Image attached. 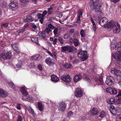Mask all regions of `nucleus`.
Segmentation results:
<instances>
[{"label":"nucleus","instance_id":"nucleus-20","mask_svg":"<svg viewBox=\"0 0 121 121\" xmlns=\"http://www.w3.org/2000/svg\"><path fill=\"white\" fill-rule=\"evenodd\" d=\"M45 62L48 65L52 66L54 64L53 60L50 58H47L45 60Z\"/></svg>","mask_w":121,"mask_h":121},{"label":"nucleus","instance_id":"nucleus-37","mask_svg":"<svg viewBox=\"0 0 121 121\" xmlns=\"http://www.w3.org/2000/svg\"><path fill=\"white\" fill-rule=\"evenodd\" d=\"M121 103V97H119L115 100V104H119Z\"/></svg>","mask_w":121,"mask_h":121},{"label":"nucleus","instance_id":"nucleus-38","mask_svg":"<svg viewBox=\"0 0 121 121\" xmlns=\"http://www.w3.org/2000/svg\"><path fill=\"white\" fill-rule=\"evenodd\" d=\"M83 77L84 79H85L89 82L90 83L91 82V80L88 78V76L85 74L83 75Z\"/></svg>","mask_w":121,"mask_h":121},{"label":"nucleus","instance_id":"nucleus-27","mask_svg":"<svg viewBox=\"0 0 121 121\" xmlns=\"http://www.w3.org/2000/svg\"><path fill=\"white\" fill-rule=\"evenodd\" d=\"M37 17L38 18L40 19L39 21L41 24H43V17L42 14L39 13L37 14Z\"/></svg>","mask_w":121,"mask_h":121},{"label":"nucleus","instance_id":"nucleus-31","mask_svg":"<svg viewBox=\"0 0 121 121\" xmlns=\"http://www.w3.org/2000/svg\"><path fill=\"white\" fill-rule=\"evenodd\" d=\"M31 39L33 42L36 43L37 44H38V37L34 36L30 38Z\"/></svg>","mask_w":121,"mask_h":121},{"label":"nucleus","instance_id":"nucleus-42","mask_svg":"<svg viewBox=\"0 0 121 121\" xmlns=\"http://www.w3.org/2000/svg\"><path fill=\"white\" fill-rule=\"evenodd\" d=\"M51 31V30L48 27H47L45 29V30H44L43 31H44V32L45 33L46 32V33L48 34Z\"/></svg>","mask_w":121,"mask_h":121},{"label":"nucleus","instance_id":"nucleus-26","mask_svg":"<svg viewBox=\"0 0 121 121\" xmlns=\"http://www.w3.org/2000/svg\"><path fill=\"white\" fill-rule=\"evenodd\" d=\"M18 4L17 3L14 2H11L9 5V6L11 8L18 7Z\"/></svg>","mask_w":121,"mask_h":121},{"label":"nucleus","instance_id":"nucleus-15","mask_svg":"<svg viewBox=\"0 0 121 121\" xmlns=\"http://www.w3.org/2000/svg\"><path fill=\"white\" fill-rule=\"evenodd\" d=\"M8 93L2 89L0 88V97L5 98L8 96Z\"/></svg>","mask_w":121,"mask_h":121},{"label":"nucleus","instance_id":"nucleus-28","mask_svg":"<svg viewBox=\"0 0 121 121\" xmlns=\"http://www.w3.org/2000/svg\"><path fill=\"white\" fill-rule=\"evenodd\" d=\"M38 107L39 109L41 112L43 111V106L41 102H38Z\"/></svg>","mask_w":121,"mask_h":121},{"label":"nucleus","instance_id":"nucleus-14","mask_svg":"<svg viewBox=\"0 0 121 121\" xmlns=\"http://www.w3.org/2000/svg\"><path fill=\"white\" fill-rule=\"evenodd\" d=\"M108 21V19L105 17L101 18L99 22V24L101 26H103L106 24Z\"/></svg>","mask_w":121,"mask_h":121},{"label":"nucleus","instance_id":"nucleus-39","mask_svg":"<svg viewBox=\"0 0 121 121\" xmlns=\"http://www.w3.org/2000/svg\"><path fill=\"white\" fill-rule=\"evenodd\" d=\"M31 26L32 27V30L34 31L37 28L36 26L35 25L34 23H31L30 24Z\"/></svg>","mask_w":121,"mask_h":121},{"label":"nucleus","instance_id":"nucleus-4","mask_svg":"<svg viewBox=\"0 0 121 121\" xmlns=\"http://www.w3.org/2000/svg\"><path fill=\"white\" fill-rule=\"evenodd\" d=\"M98 0H91L90 1V7L91 8H100L101 4L98 3Z\"/></svg>","mask_w":121,"mask_h":121},{"label":"nucleus","instance_id":"nucleus-12","mask_svg":"<svg viewBox=\"0 0 121 121\" xmlns=\"http://www.w3.org/2000/svg\"><path fill=\"white\" fill-rule=\"evenodd\" d=\"M83 10L81 9H80L78 11L77 16L78 17L77 20L76 22L77 23H80L81 21L80 18L82 16L83 14Z\"/></svg>","mask_w":121,"mask_h":121},{"label":"nucleus","instance_id":"nucleus-44","mask_svg":"<svg viewBox=\"0 0 121 121\" xmlns=\"http://www.w3.org/2000/svg\"><path fill=\"white\" fill-rule=\"evenodd\" d=\"M71 65L69 63L63 65V66L66 68H68L70 67Z\"/></svg>","mask_w":121,"mask_h":121},{"label":"nucleus","instance_id":"nucleus-36","mask_svg":"<svg viewBox=\"0 0 121 121\" xmlns=\"http://www.w3.org/2000/svg\"><path fill=\"white\" fill-rule=\"evenodd\" d=\"M106 115L105 112L104 111H102L100 113L99 116V117L103 118Z\"/></svg>","mask_w":121,"mask_h":121},{"label":"nucleus","instance_id":"nucleus-1","mask_svg":"<svg viewBox=\"0 0 121 121\" xmlns=\"http://www.w3.org/2000/svg\"><path fill=\"white\" fill-rule=\"evenodd\" d=\"M105 26L106 28H111L113 32L115 34L118 33L120 30V25L117 22H114L113 20L110 21Z\"/></svg>","mask_w":121,"mask_h":121},{"label":"nucleus","instance_id":"nucleus-13","mask_svg":"<svg viewBox=\"0 0 121 121\" xmlns=\"http://www.w3.org/2000/svg\"><path fill=\"white\" fill-rule=\"evenodd\" d=\"M106 91L108 93H109L111 94L114 95L117 93V91L115 89L111 87L106 88Z\"/></svg>","mask_w":121,"mask_h":121},{"label":"nucleus","instance_id":"nucleus-21","mask_svg":"<svg viewBox=\"0 0 121 121\" xmlns=\"http://www.w3.org/2000/svg\"><path fill=\"white\" fill-rule=\"evenodd\" d=\"M52 81L54 82H57L59 80V78L56 75L52 74L51 76Z\"/></svg>","mask_w":121,"mask_h":121},{"label":"nucleus","instance_id":"nucleus-63","mask_svg":"<svg viewBox=\"0 0 121 121\" xmlns=\"http://www.w3.org/2000/svg\"><path fill=\"white\" fill-rule=\"evenodd\" d=\"M78 62V60L77 59L75 60L73 62V64H76Z\"/></svg>","mask_w":121,"mask_h":121},{"label":"nucleus","instance_id":"nucleus-24","mask_svg":"<svg viewBox=\"0 0 121 121\" xmlns=\"http://www.w3.org/2000/svg\"><path fill=\"white\" fill-rule=\"evenodd\" d=\"M115 99L114 97L109 98L107 100V103L108 104H115Z\"/></svg>","mask_w":121,"mask_h":121},{"label":"nucleus","instance_id":"nucleus-10","mask_svg":"<svg viewBox=\"0 0 121 121\" xmlns=\"http://www.w3.org/2000/svg\"><path fill=\"white\" fill-rule=\"evenodd\" d=\"M12 56L11 53H6L4 52H2L0 55L1 57L4 60L10 59Z\"/></svg>","mask_w":121,"mask_h":121},{"label":"nucleus","instance_id":"nucleus-53","mask_svg":"<svg viewBox=\"0 0 121 121\" xmlns=\"http://www.w3.org/2000/svg\"><path fill=\"white\" fill-rule=\"evenodd\" d=\"M94 31H95L96 30V27L95 23L92 24Z\"/></svg>","mask_w":121,"mask_h":121},{"label":"nucleus","instance_id":"nucleus-57","mask_svg":"<svg viewBox=\"0 0 121 121\" xmlns=\"http://www.w3.org/2000/svg\"><path fill=\"white\" fill-rule=\"evenodd\" d=\"M38 68L40 70H42V67L41 65L39 64L38 65Z\"/></svg>","mask_w":121,"mask_h":121},{"label":"nucleus","instance_id":"nucleus-35","mask_svg":"<svg viewBox=\"0 0 121 121\" xmlns=\"http://www.w3.org/2000/svg\"><path fill=\"white\" fill-rule=\"evenodd\" d=\"M93 11L95 12H100L101 13H102L101 10L100 8H93Z\"/></svg>","mask_w":121,"mask_h":121},{"label":"nucleus","instance_id":"nucleus-18","mask_svg":"<svg viewBox=\"0 0 121 121\" xmlns=\"http://www.w3.org/2000/svg\"><path fill=\"white\" fill-rule=\"evenodd\" d=\"M109 110L113 115L115 116L116 115L117 112V111L116 110L115 108L113 106L111 105L110 106Z\"/></svg>","mask_w":121,"mask_h":121},{"label":"nucleus","instance_id":"nucleus-19","mask_svg":"<svg viewBox=\"0 0 121 121\" xmlns=\"http://www.w3.org/2000/svg\"><path fill=\"white\" fill-rule=\"evenodd\" d=\"M81 75L79 74H77L74 76V80L75 82H77L82 78Z\"/></svg>","mask_w":121,"mask_h":121},{"label":"nucleus","instance_id":"nucleus-32","mask_svg":"<svg viewBox=\"0 0 121 121\" xmlns=\"http://www.w3.org/2000/svg\"><path fill=\"white\" fill-rule=\"evenodd\" d=\"M20 90L22 93L23 95L26 96L28 95V93L24 87H22Z\"/></svg>","mask_w":121,"mask_h":121},{"label":"nucleus","instance_id":"nucleus-40","mask_svg":"<svg viewBox=\"0 0 121 121\" xmlns=\"http://www.w3.org/2000/svg\"><path fill=\"white\" fill-rule=\"evenodd\" d=\"M58 40L61 44H63L64 43V41L63 38L61 37H59L58 38Z\"/></svg>","mask_w":121,"mask_h":121},{"label":"nucleus","instance_id":"nucleus-2","mask_svg":"<svg viewBox=\"0 0 121 121\" xmlns=\"http://www.w3.org/2000/svg\"><path fill=\"white\" fill-rule=\"evenodd\" d=\"M78 55L82 61L86 60L88 57L87 55V52L86 51H81L79 52L78 53Z\"/></svg>","mask_w":121,"mask_h":121},{"label":"nucleus","instance_id":"nucleus-52","mask_svg":"<svg viewBox=\"0 0 121 121\" xmlns=\"http://www.w3.org/2000/svg\"><path fill=\"white\" fill-rule=\"evenodd\" d=\"M58 30V29L57 28H54V29L53 31L54 35H57V33Z\"/></svg>","mask_w":121,"mask_h":121},{"label":"nucleus","instance_id":"nucleus-5","mask_svg":"<svg viewBox=\"0 0 121 121\" xmlns=\"http://www.w3.org/2000/svg\"><path fill=\"white\" fill-rule=\"evenodd\" d=\"M114 81L113 77L110 76H108L107 77L105 83L109 86H110L113 84Z\"/></svg>","mask_w":121,"mask_h":121},{"label":"nucleus","instance_id":"nucleus-60","mask_svg":"<svg viewBox=\"0 0 121 121\" xmlns=\"http://www.w3.org/2000/svg\"><path fill=\"white\" fill-rule=\"evenodd\" d=\"M17 108L18 110H20L21 109V107L20 106V104H17Z\"/></svg>","mask_w":121,"mask_h":121},{"label":"nucleus","instance_id":"nucleus-33","mask_svg":"<svg viewBox=\"0 0 121 121\" xmlns=\"http://www.w3.org/2000/svg\"><path fill=\"white\" fill-rule=\"evenodd\" d=\"M11 46L12 47L13 50L15 51H17L18 49V44L15 43L12 44Z\"/></svg>","mask_w":121,"mask_h":121},{"label":"nucleus","instance_id":"nucleus-30","mask_svg":"<svg viewBox=\"0 0 121 121\" xmlns=\"http://www.w3.org/2000/svg\"><path fill=\"white\" fill-rule=\"evenodd\" d=\"M98 112L97 109L96 108H93L91 111V113L93 115L97 114Z\"/></svg>","mask_w":121,"mask_h":121},{"label":"nucleus","instance_id":"nucleus-41","mask_svg":"<svg viewBox=\"0 0 121 121\" xmlns=\"http://www.w3.org/2000/svg\"><path fill=\"white\" fill-rule=\"evenodd\" d=\"M116 121H121V114L117 115L116 117Z\"/></svg>","mask_w":121,"mask_h":121},{"label":"nucleus","instance_id":"nucleus-25","mask_svg":"<svg viewBox=\"0 0 121 121\" xmlns=\"http://www.w3.org/2000/svg\"><path fill=\"white\" fill-rule=\"evenodd\" d=\"M41 58V56L38 54L35 55L31 57L32 59L35 60H40Z\"/></svg>","mask_w":121,"mask_h":121},{"label":"nucleus","instance_id":"nucleus-45","mask_svg":"<svg viewBox=\"0 0 121 121\" xmlns=\"http://www.w3.org/2000/svg\"><path fill=\"white\" fill-rule=\"evenodd\" d=\"M48 28H49L50 29H53L55 28V27L53 26L51 24H49L48 26Z\"/></svg>","mask_w":121,"mask_h":121},{"label":"nucleus","instance_id":"nucleus-56","mask_svg":"<svg viewBox=\"0 0 121 121\" xmlns=\"http://www.w3.org/2000/svg\"><path fill=\"white\" fill-rule=\"evenodd\" d=\"M73 112L71 111H70L68 113V117H70L71 115H72Z\"/></svg>","mask_w":121,"mask_h":121},{"label":"nucleus","instance_id":"nucleus-58","mask_svg":"<svg viewBox=\"0 0 121 121\" xmlns=\"http://www.w3.org/2000/svg\"><path fill=\"white\" fill-rule=\"evenodd\" d=\"M57 39L56 38H55L54 40H53V43L55 45L57 43Z\"/></svg>","mask_w":121,"mask_h":121},{"label":"nucleus","instance_id":"nucleus-64","mask_svg":"<svg viewBox=\"0 0 121 121\" xmlns=\"http://www.w3.org/2000/svg\"><path fill=\"white\" fill-rule=\"evenodd\" d=\"M26 96H22V99L26 101V99H27V98L25 97Z\"/></svg>","mask_w":121,"mask_h":121},{"label":"nucleus","instance_id":"nucleus-34","mask_svg":"<svg viewBox=\"0 0 121 121\" xmlns=\"http://www.w3.org/2000/svg\"><path fill=\"white\" fill-rule=\"evenodd\" d=\"M20 1L24 4V7H26L28 2V0H20Z\"/></svg>","mask_w":121,"mask_h":121},{"label":"nucleus","instance_id":"nucleus-51","mask_svg":"<svg viewBox=\"0 0 121 121\" xmlns=\"http://www.w3.org/2000/svg\"><path fill=\"white\" fill-rule=\"evenodd\" d=\"M8 24L7 23H6L3 24L1 25V27L2 28H6L8 27Z\"/></svg>","mask_w":121,"mask_h":121},{"label":"nucleus","instance_id":"nucleus-7","mask_svg":"<svg viewBox=\"0 0 121 121\" xmlns=\"http://www.w3.org/2000/svg\"><path fill=\"white\" fill-rule=\"evenodd\" d=\"M62 50L64 51H67L69 52H73L74 47L72 46L67 45L61 47Z\"/></svg>","mask_w":121,"mask_h":121},{"label":"nucleus","instance_id":"nucleus-43","mask_svg":"<svg viewBox=\"0 0 121 121\" xmlns=\"http://www.w3.org/2000/svg\"><path fill=\"white\" fill-rule=\"evenodd\" d=\"M73 42L75 45L76 46H78V41L77 39H74L73 40Z\"/></svg>","mask_w":121,"mask_h":121},{"label":"nucleus","instance_id":"nucleus-8","mask_svg":"<svg viewBox=\"0 0 121 121\" xmlns=\"http://www.w3.org/2000/svg\"><path fill=\"white\" fill-rule=\"evenodd\" d=\"M114 47L116 50H117L118 52H121V41L119 42L115 45L113 44H112L111 45V50L113 49Z\"/></svg>","mask_w":121,"mask_h":121},{"label":"nucleus","instance_id":"nucleus-11","mask_svg":"<svg viewBox=\"0 0 121 121\" xmlns=\"http://www.w3.org/2000/svg\"><path fill=\"white\" fill-rule=\"evenodd\" d=\"M61 79L65 82L69 83L71 81V78L68 75H63L61 77Z\"/></svg>","mask_w":121,"mask_h":121},{"label":"nucleus","instance_id":"nucleus-48","mask_svg":"<svg viewBox=\"0 0 121 121\" xmlns=\"http://www.w3.org/2000/svg\"><path fill=\"white\" fill-rule=\"evenodd\" d=\"M70 34L68 33L65 34L64 36V38L65 39H67L68 38L70 35Z\"/></svg>","mask_w":121,"mask_h":121},{"label":"nucleus","instance_id":"nucleus-29","mask_svg":"<svg viewBox=\"0 0 121 121\" xmlns=\"http://www.w3.org/2000/svg\"><path fill=\"white\" fill-rule=\"evenodd\" d=\"M8 84L10 86L13 88L15 91L16 90V88H18L12 82H8Z\"/></svg>","mask_w":121,"mask_h":121},{"label":"nucleus","instance_id":"nucleus-50","mask_svg":"<svg viewBox=\"0 0 121 121\" xmlns=\"http://www.w3.org/2000/svg\"><path fill=\"white\" fill-rule=\"evenodd\" d=\"M2 5L4 8H6L7 7L8 4L5 1H3L2 3Z\"/></svg>","mask_w":121,"mask_h":121},{"label":"nucleus","instance_id":"nucleus-46","mask_svg":"<svg viewBox=\"0 0 121 121\" xmlns=\"http://www.w3.org/2000/svg\"><path fill=\"white\" fill-rule=\"evenodd\" d=\"M80 33L82 37H84L85 35V34L84 31L83 30H81Z\"/></svg>","mask_w":121,"mask_h":121},{"label":"nucleus","instance_id":"nucleus-16","mask_svg":"<svg viewBox=\"0 0 121 121\" xmlns=\"http://www.w3.org/2000/svg\"><path fill=\"white\" fill-rule=\"evenodd\" d=\"M112 57L117 60H121V52H118L117 53H114Z\"/></svg>","mask_w":121,"mask_h":121},{"label":"nucleus","instance_id":"nucleus-55","mask_svg":"<svg viewBox=\"0 0 121 121\" xmlns=\"http://www.w3.org/2000/svg\"><path fill=\"white\" fill-rule=\"evenodd\" d=\"M53 10V8H48V14H51Z\"/></svg>","mask_w":121,"mask_h":121},{"label":"nucleus","instance_id":"nucleus-47","mask_svg":"<svg viewBox=\"0 0 121 121\" xmlns=\"http://www.w3.org/2000/svg\"><path fill=\"white\" fill-rule=\"evenodd\" d=\"M33 98L32 97H30L29 96H28L27 98V99H26V101H27L29 102H30L33 101Z\"/></svg>","mask_w":121,"mask_h":121},{"label":"nucleus","instance_id":"nucleus-22","mask_svg":"<svg viewBox=\"0 0 121 121\" xmlns=\"http://www.w3.org/2000/svg\"><path fill=\"white\" fill-rule=\"evenodd\" d=\"M34 20V18L33 17L30 15L27 16L25 20H24L25 22H32Z\"/></svg>","mask_w":121,"mask_h":121},{"label":"nucleus","instance_id":"nucleus-17","mask_svg":"<svg viewBox=\"0 0 121 121\" xmlns=\"http://www.w3.org/2000/svg\"><path fill=\"white\" fill-rule=\"evenodd\" d=\"M96 83L98 85H102L104 86V83L103 79V77L102 76L99 77V78L96 80Z\"/></svg>","mask_w":121,"mask_h":121},{"label":"nucleus","instance_id":"nucleus-59","mask_svg":"<svg viewBox=\"0 0 121 121\" xmlns=\"http://www.w3.org/2000/svg\"><path fill=\"white\" fill-rule=\"evenodd\" d=\"M28 111L29 112L32 114L34 112V110H33L31 109V108H30L29 109Z\"/></svg>","mask_w":121,"mask_h":121},{"label":"nucleus","instance_id":"nucleus-9","mask_svg":"<svg viewBox=\"0 0 121 121\" xmlns=\"http://www.w3.org/2000/svg\"><path fill=\"white\" fill-rule=\"evenodd\" d=\"M83 95V91L79 88H77L74 91V95L77 97H80Z\"/></svg>","mask_w":121,"mask_h":121},{"label":"nucleus","instance_id":"nucleus-3","mask_svg":"<svg viewBox=\"0 0 121 121\" xmlns=\"http://www.w3.org/2000/svg\"><path fill=\"white\" fill-rule=\"evenodd\" d=\"M111 72L116 75V77L117 80H121V71L117 70L114 68H112Z\"/></svg>","mask_w":121,"mask_h":121},{"label":"nucleus","instance_id":"nucleus-6","mask_svg":"<svg viewBox=\"0 0 121 121\" xmlns=\"http://www.w3.org/2000/svg\"><path fill=\"white\" fill-rule=\"evenodd\" d=\"M66 105L65 102H60L58 105L59 110L61 112H63L66 109Z\"/></svg>","mask_w":121,"mask_h":121},{"label":"nucleus","instance_id":"nucleus-23","mask_svg":"<svg viewBox=\"0 0 121 121\" xmlns=\"http://www.w3.org/2000/svg\"><path fill=\"white\" fill-rule=\"evenodd\" d=\"M38 35L39 38L40 39H43L45 38L46 36L44 31H43L41 32H40L38 33Z\"/></svg>","mask_w":121,"mask_h":121},{"label":"nucleus","instance_id":"nucleus-61","mask_svg":"<svg viewBox=\"0 0 121 121\" xmlns=\"http://www.w3.org/2000/svg\"><path fill=\"white\" fill-rule=\"evenodd\" d=\"M30 66L31 67L34 68L35 67L34 63H30Z\"/></svg>","mask_w":121,"mask_h":121},{"label":"nucleus","instance_id":"nucleus-54","mask_svg":"<svg viewBox=\"0 0 121 121\" xmlns=\"http://www.w3.org/2000/svg\"><path fill=\"white\" fill-rule=\"evenodd\" d=\"M18 118L17 120V121H22V117L21 115H19L18 117Z\"/></svg>","mask_w":121,"mask_h":121},{"label":"nucleus","instance_id":"nucleus-62","mask_svg":"<svg viewBox=\"0 0 121 121\" xmlns=\"http://www.w3.org/2000/svg\"><path fill=\"white\" fill-rule=\"evenodd\" d=\"M47 13V11L46 10H45L43 11V13L42 14L43 15V16L44 17L45 15H46Z\"/></svg>","mask_w":121,"mask_h":121},{"label":"nucleus","instance_id":"nucleus-49","mask_svg":"<svg viewBox=\"0 0 121 121\" xmlns=\"http://www.w3.org/2000/svg\"><path fill=\"white\" fill-rule=\"evenodd\" d=\"M25 29L23 28L22 29L18 30L17 32L18 33L21 34L23 33Z\"/></svg>","mask_w":121,"mask_h":121}]
</instances>
